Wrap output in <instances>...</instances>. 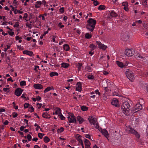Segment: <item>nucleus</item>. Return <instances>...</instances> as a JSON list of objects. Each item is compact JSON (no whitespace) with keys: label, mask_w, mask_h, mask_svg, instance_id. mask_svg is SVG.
Wrapping results in <instances>:
<instances>
[{"label":"nucleus","mask_w":148,"mask_h":148,"mask_svg":"<svg viewBox=\"0 0 148 148\" xmlns=\"http://www.w3.org/2000/svg\"><path fill=\"white\" fill-rule=\"evenodd\" d=\"M88 24L86 28L89 31H93L96 24V21L95 20L92 18H90L87 21Z\"/></svg>","instance_id":"f257e3e1"},{"label":"nucleus","mask_w":148,"mask_h":148,"mask_svg":"<svg viewBox=\"0 0 148 148\" xmlns=\"http://www.w3.org/2000/svg\"><path fill=\"white\" fill-rule=\"evenodd\" d=\"M130 105L128 101H125L121 106V109L123 113L125 115H128L130 114Z\"/></svg>","instance_id":"f03ea898"},{"label":"nucleus","mask_w":148,"mask_h":148,"mask_svg":"<svg viewBox=\"0 0 148 148\" xmlns=\"http://www.w3.org/2000/svg\"><path fill=\"white\" fill-rule=\"evenodd\" d=\"M90 124L93 125L97 128H99V125L98 123L97 122V119L95 118H94L92 116H90L88 118Z\"/></svg>","instance_id":"7ed1b4c3"},{"label":"nucleus","mask_w":148,"mask_h":148,"mask_svg":"<svg viewBox=\"0 0 148 148\" xmlns=\"http://www.w3.org/2000/svg\"><path fill=\"white\" fill-rule=\"evenodd\" d=\"M125 74L127 78L131 82L133 81L135 78L133 72L128 69L126 70Z\"/></svg>","instance_id":"20e7f679"},{"label":"nucleus","mask_w":148,"mask_h":148,"mask_svg":"<svg viewBox=\"0 0 148 148\" xmlns=\"http://www.w3.org/2000/svg\"><path fill=\"white\" fill-rule=\"evenodd\" d=\"M67 118L69 123H75L76 122L75 117L72 113H68L67 115Z\"/></svg>","instance_id":"39448f33"},{"label":"nucleus","mask_w":148,"mask_h":148,"mask_svg":"<svg viewBox=\"0 0 148 148\" xmlns=\"http://www.w3.org/2000/svg\"><path fill=\"white\" fill-rule=\"evenodd\" d=\"M134 53V51L132 49H126L125 50V54L128 56H132Z\"/></svg>","instance_id":"423d86ee"},{"label":"nucleus","mask_w":148,"mask_h":148,"mask_svg":"<svg viewBox=\"0 0 148 148\" xmlns=\"http://www.w3.org/2000/svg\"><path fill=\"white\" fill-rule=\"evenodd\" d=\"M97 43L98 45L99 48L103 50H105L108 47L107 46L102 44L100 41H97Z\"/></svg>","instance_id":"0eeeda50"},{"label":"nucleus","mask_w":148,"mask_h":148,"mask_svg":"<svg viewBox=\"0 0 148 148\" xmlns=\"http://www.w3.org/2000/svg\"><path fill=\"white\" fill-rule=\"evenodd\" d=\"M142 106L140 103L136 104L134 108L133 109V111L134 112H136L141 110L142 109Z\"/></svg>","instance_id":"6e6552de"},{"label":"nucleus","mask_w":148,"mask_h":148,"mask_svg":"<svg viewBox=\"0 0 148 148\" xmlns=\"http://www.w3.org/2000/svg\"><path fill=\"white\" fill-rule=\"evenodd\" d=\"M23 90L22 89L18 88L16 89L15 91V95L17 96H19L22 94Z\"/></svg>","instance_id":"1a4fd4ad"},{"label":"nucleus","mask_w":148,"mask_h":148,"mask_svg":"<svg viewBox=\"0 0 148 148\" xmlns=\"http://www.w3.org/2000/svg\"><path fill=\"white\" fill-rule=\"evenodd\" d=\"M101 132L102 134L108 140L109 134L107 131L105 129H101Z\"/></svg>","instance_id":"9d476101"},{"label":"nucleus","mask_w":148,"mask_h":148,"mask_svg":"<svg viewBox=\"0 0 148 148\" xmlns=\"http://www.w3.org/2000/svg\"><path fill=\"white\" fill-rule=\"evenodd\" d=\"M82 84L80 82H78L76 85V90L80 92L82 90Z\"/></svg>","instance_id":"9b49d317"},{"label":"nucleus","mask_w":148,"mask_h":148,"mask_svg":"<svg viewBox=\"0 0 148 148\" xmlns=\"http://www.w3.org/2000/svg\"><path fill=\"white\" fill-rule=\"evenodd\" d=\"M125 130L128 133H131L132 134H133L134 132V131H135V130L131 127L130 126H126Z\"/></svg>","instance_id":"f8f14e48"},{"label":"nucleus","mask_w":148,"mask_h":148,"mask_svg":"<svg viewBox=\"0 0 148 148\" xmlns=\"http://www.w3.org/2000/svg\"><path fill=\"white\" fill-rule=\"evenodd\" d=\"M33 87L36 89L40 90L43 88L42 85L39 84H34L33 86Z\"/></svg>","instance_id":"ddd939ff"},{"label":"nucleus","mask_w":148,"mask_h":148,"mask_svg":"<svg viewBox=\"0 0 148 148\" xmlns=\"http://www.w3.org/2000/svg\"><path fill=\"white\" fill-rule=\"evenodd\" d=\"M84 143L85 148H90V146L91 144L88 140L85 139L84 140Z\"/></svg>","instance_id":"4468645a"},{"label":"nucleus","mask_w":148,"mask_h":148,"mask_svg":"<svg viewBox=\"0 0 148 148\" xmlns=\"http://www.w3.org/2000/svg\"><path fill=\"white\" fill-rule=\"evenodd\" d=\"M42 4V2L40 1H37L35 3V7L36 8H40Z\"/></svg>","instance_id":"2eb2a0df"},{"label":"nucleus","mask_w":148,"mask_h":148,"mask_svg":"<svg viewBox=\"0 0 148 148\" xmlns=\"http://www.w3.org/2000/svg\"><path fill=\"white\" fill-rule=\"evenodd\" d=\"M75 137L79 142V143L83 142L82 140V137L78 134H77L75 135Z\"/></svg>","instance_id":"dca6fc26"},{"label":"nucleus","mask_w":148,"mask_h":148,"mask_svg":"<svg viewBox=\"0 0 148 148\" xmlns=\"http://www.w3.org/2000/svg\"><path fill=\"white\" fill-rule=\"evenodd\" d=\"M111 104L115 106H117L119 105V102L117 99H113L111 102Z\"/></svg>","instance_id":"f3484780"},{"label":"nucleus","mask_w":148,"mask_h":148,"mask_svg":"<svg viewBox=\"0 0 148 148\" xmlns=\"http://www.w3.org/2000/svg\"><path fill=\"white\" fill-rule=\"evenodd\" d=\"M116 64L119 67L121 68L125 66H126L127 65V64H124L122 62L119 61H116Z\"/></svg>","instance_id":"a211bd4d"},{"label":"nucleus","mask_w":148,"mask_h":148,"mask_svg":"<svg viewBox=\"0 0 148 148\" xmlns=\"http://www.w3.org/2000/svg\"><path fill=\"white\" fill-rule=\"evenodd\" d=\"M23 53L24 54H26L30 56H32L33 55V52L32 51L28 50L23 51Z\"/></svg>","instance_id":"6ab92c4d"},{"label":"nucleus","mask_w":148,"mask_h":148,"mask_svg":"<svg viewBox=\"0 0 148 148\" xmlns=\"http://www.w3.org/2000/svg\"><path fill=\"white\" fill-rule=\"evenodd\" d=\"M77 121L80 124L82 123L84 121V119L81 116H78L77 117Z\"/></svg>","instance_id":"aec40b11"},{"label":"nucleus","mask_w":148,"mask_h":148,"mask_svg":"<svg viewBox=\"0 0 148 148\" xmlns=\"http://www.w3.org/2000/svg\"><path fill=\"white\" fill-rule=\"evenodd\" d=\"M63 49L66 51H68L69 50L70 47L67 44H66L63 45Z\"/></svg>","instance_id":"412c9836"},{"label":"nucleus","mask_w":148,"mask_h":148,"mask_svg":"<svg viewBox=\"0 0 148 148\" xmlns=\"http://www.w3.org/2000/svg\"><path fill=\"white\" fill-rule=\"evenodd\" d=\"M92 69L89 66H87L85 68V71L87 72H90L92 71Z\"/></svg>","instance_id":"4be33fe9"},{"label":"nucleus","mask_w":148,"mask_h":148,"mask_svg":"<svg viewBox=\"0 0 148 148\" xmlns=\"http://www.w3.org/2000/svg\"><path fill=\"white\" fill-rule=\"evenodd\" d=\"M95 94L96 95H98L99 96L100 93L99 92L98 90V89H97L94 91H92L90 93V94L92 95H93Z\"/></svg>","instance_id":"5701e85b"},{"label":"nucleus","mask_w":148,"mask_h":148,"mask_svg":"<svg viewBox=\"0 0 148 148\" xmlns=\"http://www.w3.org/2000/svg\"><path fill=\"white\" fill-rule=\"evenodd\" d=\"M54 90V88L53 86L48 87L47 88L44 90V92L45 93H46L50 90Z\"/></svg>","instance_id":"b1692460"},{"label":"nucleus","mask_w":148,"mask_h":148,"mask_svg":"<svg viewBox=\"0 0 148 148\" xmlns=\"http://www.w3.org/2000/svg\"><path fill=\"white\" fill-rule=\"evenodd\" d=\"M58 73L56 72H51L49 74V75L51 77H53L55 76H58Z\"/></svg>","instance_id":"393cba45"},{"label":"nucleus","mask_w":148,"mask_h":148,"mask_svg":"<svg viewBox=\"0 0 148 148\" xmlns=\"http://www.w3.org/2000/svg\"><path fill=\"white\" fill-rule=\"evenodd\" d=\"M110 13V16H112L116 17L117 16V14L114 11H111Z\"/></svg>","instance_id":"a878e982"},{"label":"nucleus","mask_w":148,"mask_h":148,"mask_svg":"<svg viewBox=\"0 0 148 148\" xmlns=\"http://www.w3.org/2000/svg\"><path fill=\"white\" fill-rule=\"evenodd\" d=\"M28 17V14L27 13H25L23 15V19L26 21V22L28 21L29 20H30V19H27V18Z\"/></svg>","instance_id":"bb28decb"},{"label":"nucleus","mask_w":148,"mask_h":148,"mask_svg":"<svg viewBox=\"0 0 148 148\" xmlns=\"http://www.w3.org/2000/svg\"><path fill=\"white\" fill-rule=\"evenodd\" d=\"M61 65L62 67L64 68H67L69 66V64H68L64 62L62 63Z\"/></svg>","instance_id":"cd10ccee"},{"label":"nucleus","mask_w":148,"mask_h":148,"mask_svg":"<svg viewBox=\"0 0 148 148\" xmlns=\"http://www.w3.org/2000/svg\"><path fill=\"white\" fill-rule=\"evenodd\" d=\"M105 8V6L103 5H100L99 6L98 9L99 10H101Z\"/></svg>","instance_id":"c85d7f7f"},{"label":"nucleus","mask_w":148,"mask_h":148,"mask_svg":"<svg viewBox=\"0 0 148 148\" xmlns=\"http://www.w3.org/2000/svg\"><path fill=\"white\" fill-rule=\"evenodd\" d=\"M42 117L44 118L47 119L49 118V114L47 112H44L42 115Z\"/></svg>","instance_id":"c756f323"},{"label":"nucleus","mask_w":148,"mask_h":148,"mask_svg":"<svg viewBox=\"0 0 148 148\" xmlns=\"http://www.w3.org/2000/svg\"><path fill=\"white\" fill-rule=\"evenodd\" d=\"M64 130V128L62 127H60L57 130V132L58 133H60L63 132Z\"/></svg>","instance_id":"7c9ffc66"},{"label":"nucleus","mask_w":148,"mask_h":148,"mask_svg":"<svg viewBox=\"0 0 148 148\" xmlns=\"http://www.w3.org/2000/svg\"><path fill=\"white\" fill-rule=\"evenodd\" d=\"M44 141L46 143H47L50 141V139L47 136H45L43 138Z\"/></svg>","instance_id":"2f4dec72"},{"label":"nucleus","mask_w":148,"mask_h":148,"mask_svg":"<svg viewBox=\"0 0 148 148\" xmlns=\"http://www.w3.org/2000/svg\"><path fill=\"white\" fill-rule=\"evenodd\" d=\"M81 109L83 111H86L88 110V108L87 107L83 106L81 107Z\"/></svg>","instance_id":"473e14b6"},{"label":"nucleus","mask_w":148,"mask_h":148,"mask_svg":"<svg viewBox=\"0 0 148 148\" xmlns=\"http://www.w3.org/2000/svg\"><path fill=\"white\" fill-rule=\"evenodd\" d=\"M91 37V35L88 33H86L85 34V37L86 38L90 39Z\"/></svg>","instance_id":"72a5a7b5"},{"label":"nucleus","mask_w":148,"mask_h":148,"mask_svg":"<svg viewBox=\"0 0 148 148\" xmlns=\"http://www.w3.org/2000/svg\"><path fill=\"white\" fill-rule=\"evenodd\" d=\"M21 86H24L26 85V82L25 81H21L20 83Z\"/></svg>","instance_id":"f704fd0d"},{"label":"nucleus","mask_w":148,"mask_h":148,"mask_svg":"<svg viewBox=\"0 0 148 148\" xmlns=\"http://www.w3.org/2000/svg\"><path fill=\"white\" fill-rule=\"evenodd\" d=\"M64 7L61 8L59 10V12L60 14L64 13Z\"/></svg>","instance_id":"c9c22d12"},{"label":"nucleus","mask_w":148,"mask_h":148,"mask_svg":"<svg viewBox=\"0 0 148 148\" xmlns=\"http://www.w3.org/2000/svg\"><path fill=\"white\" fill-rule=\"evenodd\" d=\"M61 113L60 109V108H58L55 112V114H56V115H58V116H59V114H60Z\"/></svg>","instance_id":"e433bc0d"},{"label":"nucleus","mask_w":148,"mask_h":148,"mask_svg":"<svg viewBox=\"0 0 148 148\" xmlns=\"http://www.w3.org/2000/svg\"><path fill=\"white\" fill-rule=\"evenodd\" d=\"M29 112H33L34 110V109L33 107L32 106H30L29 107Z\"/></svg>","instance_id":"4c0bfd02"},{"label":"nucleus","mask_w":148,"mask_h":148,"mask_svg":"<svg viewBox=\"0 0 148 148\" xmlns=\"http://www.w3.org/2000/svg\"><path fill=\"white\" fill-rule=\"evenodd\" d=\"M136 58L137 59L139 60L142 58L143 57L141 55L138 54L136 56Z\"/></svg>","instance_id":"58836bf2"},{"label":"nucleus","mask_w":148,"mask_h":148,"mask_svg":"<svg viewBox=\"0 0 148 148\" xmlns=\"http://www.w3.org/2000/svg\"><path fill=\"white\" fill-rule=\"evenodd\" d=\"M133 132H134L132 134L135 135V136H136L137 138H139L140 136H139V134L137 132H136L135 130Z\"/></svg>","instance_id":"ea45409f"},{"label":"nucleus","mask_w":148,"mask_h":148,"mask_svg":"<svg viewBox=\"0 0 148 148\" xmlns=\"http://www.w3.org/2000/svg\"><path fill=\"white\" fill-rule=\"evenodd\" d=\"M58 116L62 120H64L65 119V117L61 113L60 114H59Z\"/></svg>","instance_id":"a19ab883"},{"label":"nucleus","mask_w":148,"mask_h":148,"mask_svg":"<svg viewBox=\"0 0 148 148\" xmlns=\"http://www.w3.org/2000/svg\"><path fill=\"white\" fill-rule=\"evenodd\" d=\"M16 39V40H18V42L19 43H21L22 42L21 39V37H19L18 36H16L15 37Z\"/></svg>","instance_id":"79ce46f5"},{"label":"nucleus","mask_w":148,"mask_h":148,"mask_svg":"<svg viewBox=\"0 0 148 148\" xmlns=\"http://www.w3.org/2000/svg\"><path fill=\"white\" fill-rule=\"evenodd\" d=\"M89 47L91 48L92 50H94L96 48V46L93 44H90L89 46Z\"/></svg>","instance_id":"37998d69"},{"label":"nucleus","mask_w":148,"mask_h":148,"mask_svg":"<svg viewBox=\"0 0 148 148\" xmlns=\"http://www.w3.org/2000/svg\"><path fill=\"white\" fill-rule=\"evenodd\" d=\"M13 4H14V6H16L17 5H18L19 3L18 1L16 0H14L13 2Z\"/></svg>","instance_id":"c03bdc74"},{"label":"nucleus","mask_w":148,"mask_h":148,"mask_svg":"<svg viewBox=\"0 0 148 148\" xmlns=\"http://www.w3.org/2000/svg\"><path fill=\"white\" fill-rule=\"evenodd\" d=\"M82 66V64L81 63H78L77 64V67L78 68V70H80L81 69Z\"/></svg>","instance_id":"a18cd8bd"},{"label":"nucleus","mask_w":148,"mask_h":148,"mask_svg":"<svg viewBox=\"0 0 148 148\" xmlns=\"http://www.w3.org/2000/svg\"><path fill=\"white\" fill-rule=\"evenodd\" d=\"M87 78L89 79H92L94 78V76L90 74L88 75Z\"/></svg>","instance_id":"49530a36"},{"label":"nucleus","mask_w":148,"mask_h":148,"mask_svg":"<svg viewBox=\"0 0 148 148\" xmlns=\"http://www.w3.org/2000/svg\"><path fill=\"white\" fill-rule=\"evenodd\" d=\"M147 0H143L142 4L145 6H146L147 5Z\"/></svg>","instance_id":"de8ad7c7"},{"label":"nucleus","mask_w":148,"mask_h":148,"mask_svg":"<svg viewBox=\"0 0 148 148\" xmlns=\"http://www.w3.org/2000/svg\"><path fill=\"white\" fill-rule=\"evenodd\" d=\"M27 138L29 141H31L32 138L31 136L29 134H28L27 135Z\"/></svg>","instance_id":"09e8293b"},{"label":"nucleus","mask_w":148,"mask_h":148,"mask_svg":"<svg viewBox=\"0 0 148 148\" xmlns=\"http://www.w3.org/2000/svg\"><path fill=\"white\" fill-rule=\"evenodd\" d=\"M122 5L124 7L128 6V3L127 2H123L122 3Z\"/></svg>","instance_id":"8fccbe9b"},{"label":"nucleus","mask_w":148,"mask_h":148,"mask_svg":"<svg viewBox=\"0 0 148 148\" xmlns=\"http://www.w3.org/2000/svg\"><path fill=\"white\" fill-rule=\"evenodd\" d=\"M38 136L40 139H42V138L43 136L44 135L43 134H42L40 133H39L38 134Z\"/></svg>","instance_id":"3c124183"},{"label":"nucleus","mask_w":148,"mask_h":148,"mask_svg":"<svg viewBox=\"0 0 148 148\" xmlns=\"http://www.w3.org/2000/svg\"><path fill=\"white\" fill-rule=\"evenodd\" d=\"M8 33L11 36H13L14 34V32L11 31H8Z\"/></svg>","instance_id":"603ef678"},{"label":"nucleus","mask_w":148,"mask_h":148,"mask_svg":"<svg viewBox=\"0 0 148 148\" xmlns=\"http://www.w3.org/2000/svg\"><path fill=\"white\" fill-rule=\"evenodd\" d=\"M29 104L28 103H25L24 104V107L25 108H27L29 107Z\"/></svg>","instance_id":"864d4df0"},{"label":"nucleus","mask_w":148,"mask_h":148,"mask_svg":"<svg viewBox=\"0 0 148 148\" xmlns=\"http://www.w3.org/2000/svg\"><path fill=\"white\" fill-rule=\"evenodd\" d=\"M58 25L60 27L62 28L64 27V25H62V23L61 22L59 23L58 24Z\"/></svg>","instance_id":"5fc2aeb1"},{"label":"nucleus","mask_w":148,"mask_h":148,"mask_svg":"<svg viewBox=\"0 0 148 148\" xmlns=\"http://www.w3.org/2000/svg\"><path fill=\"white\" fill-rule=\"evenodd\" d=\"M42 2L43 3L44 6L47 7L48 6V5L47 4V2L43 0L42 1Z\"/></svg>","instance_id":"6e6d98bb"},{"label":"nucleus","mask_w":148,"mask_h":148,"mask_svg":"<svg viewBox=\"0 0 148 148\" xmlns=\"http://www.w3.org/2000/svg\"><path fill=\"white\" fill-rule=\"evenodd\" d=\"M85 137L88 138L90 139H91V136H90L89 134H86L85 135Z\"/></svg>","instance_id":"4d7b16f0"},{"label":"nucleus","mask_w":148,"mask_h":148,"mask_svg":"<svg viewBox=\"0 0 148 148\" xmlns=\"http://www.w3.org/2000/svg\"><path fill=\"white\" fill-rule=\"evenodd\" d=\"M9 88H3V90L4 92H8V90H9Z\"/></svg>","instance_id":"13d9d810"},{"label":"nucleus","mask_w":148,"mask_h":148,"mask_svg":"<svg viewBox=\"0 0 148 148\" xmlns=\"http://www.w3.org/2000/svg\"><path fill=\"white\" fill-rule=\"evenodd\" d=\"M37 105L38 107V108H40L41 107H42V104L41 103H38L37 104ZM43 106H42V107H43Z\"/></svg>","instance_id":"bf43d9fd"},{"label":"nucleus","mask_w":148,"mask_h":148,"mask_svg":"<svg viewBox=\"0 0 148 148\" xmlns=\"http://www.w3.org/2000/svg\"><path fill=\"white\" fill-rule=\"evenodd\" d=\"M68 18L66 16H64L63 17V20L65 22H66L67 20V19Z\"/></svg>","instance_id":"052dcab7"},{"label":"nucleus","mask_w":148,"mask_h":148,"mask_svg":"<svg viewBox=\"0 0 148 148\" xmlns=\"http://www.w3.org/2000/svg\"><path fill=\"white\" fill-rule=\"evenodd\" d=\"M9 123V121L7 120H6L3 123V124L5 125H7Z\"/></svg>","instance_id":"680f3d73"},{"label":"nucleus","mask_w":148,"mask_h":148,"mask_svg":"<svg viewBox=\"0 0 148 148\" xmlns=\"http://www.w3.org/2000/svg\"><path fill=\"white\" fill-rule=\"evenodd\" d=\"M7 81H11L12 82H13V80L12 79V78L11 77H10V78H8L7 79Z\"/></svg>","instance_id":"e2e57ef3"},{"label":"nucleus","mask_w":148,"mask_h":148,"mask_svg":"<svg viewBox=\"0 0 148 148\" xmlns=\"http://www.w3.org/2000/svg\"><path fill=\"white\" fill-rule=\"evenodd\" d=\"M17 114L15 113H14L12 114V116L14 118H15L17 116Z\"/></svg>","instance_id":"0e129e2a"},{"label":"nucleus","mask_w":148,"mask_h":148,"mask_svg":"<svg viewBox=\"0 0 148 148\" xmlns=\"http://www.w3.org/2000/svg\"><path fill=\"white\" fill-rule=\"evenodd\" d=\"M128 6H125L123 8V9L126 11H127L128 10Z\"/></svg>","instance_id":"69168bd1"},{"label":"nucleus","mask_w":148,"mask_h":148,"mask_svg":"<svg viewBox=\"0 0 148 148\" xmlns=\"http://www.w3.org/2000/svg\"><path fill=\"white\" fill-rule=\"evenodd\" d=\"M94 4L95 6H97L99 4V3L97 1H94Z\"/></svg>","instance_id":"338daca9"},{"label":"nucleus","mask_w":148,"mask_h":148,"mask_svg":"<svg viewBox=\"0 0 148 148\" xmlns=\"http://www.w3.org/2000/svg\"><path fill=\"white\" fill-rule=\"evenodd\" d=\"M18 10H17L16 9H15L14 11H13L14 12V13L15 14H16L18 13Z\"/></svg>","instance_id":"774afa93"}]
</instances>
